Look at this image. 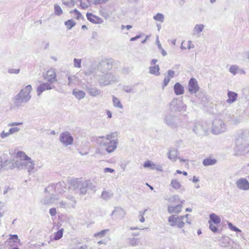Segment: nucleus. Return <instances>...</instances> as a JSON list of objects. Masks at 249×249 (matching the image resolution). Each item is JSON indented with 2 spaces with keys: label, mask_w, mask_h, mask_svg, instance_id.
<instances>
[{
  "label": "nucleus",
  "mask_w": 249,
  "mask_h": 249,
  "mask_svg": "<svg viewBox=\"0 0 249 249\" xmlns=\"http://www.w3.org/2000/svg\"><path fill=\"white\" fill-rule=\"evenodd\" d=\"M193 131L198 135H202L206 133L205 129L203 128L202 125L199 123H196L194 124L193 128Z\"/></svg>",
  "instance_id": "obj_19"
},
{
  "label": "nucleus",
  "mask_w": 249,
  "mask_h": 249,
  "mask_svg": "<svg viewBox=\"0 0 249 249\" xmlns=\"http://www.w3.org/2000/svg\"><path fill=\"white\" fill-rule=\"evenodd\" d=\"M156 42H157L158 47L159 49V50L161 49V48H162L161 45L160 43V41L158 39V36L157 37Z\"/></svg>",
  "instance_id": "obj_63"
},
{
  "label": "nucleus",
  "mask_w": 249,
  "mask_h": 249,
  "mask_svg": "<svg viewBox=\"0 0 249 249\" xmlns=\"http://www.w3.org/2000/svg\"><path fill=\"white\" fill-rule=\"evenodd\" d=\"M32 90V87L31 85H28L25 88L21 89L20 91L13 98L15 106L20 107L24 106L31 99V92Z\"/></svg>",
  "instance_id": "obj_2"
},
{
  "label": "nucleus",
  "mask_w": 249,
  "mask_h": 249,
  "mask_svg": "<svg viewBox=\"0 0 249 249\" xmlns=\"http://www.w3.org/2000/svg\"><path fill=\"white\" fill-rule=\"evenodd\" d=\"M59 140L65 146L71 145L73 143V137L69 132L65 131L60 134Z\"/></svg>",
  "instance_id": "obj_10"
},
{
  "label": "nucleus",
  "mask_w": 249,
  "mask_h": 249,
  "mask_svg": "<svg viewBox=\"0 0 249 249\" xmlns=\"http://www.w3.org/2000/svg\"><path fill=\"white\" fill-rule=\"evenodd\" d=\"M49 213L51 215L54 216L56 214V212L55 208H51L49 210Z\"/></svg>",
  "instance_id": "obj_60"
},
{
  "label": "nucleus",
  "mask_w": 249,
  "mask_h": 249,
  "mask_svg": "<svg viewBox=\"0 0 249 249\" xmlns=\"http://www.w3.org/2000/svg\"><path fill=\"white\" fill-rule=\"evenodd\" d=\"M235 184L239 189L245 191L249 190V182L246 178H240L236 181Z\"/></svg>",
  "instance_id": "obj_14"
},
{
  "label": "nucleus",
  "mask_w": 249,
  "mask_h": 249,
  "mask_svg": "<svg viewBox=\"0 0 249 249\" xmlns=\"http://www.w3.org/2000/svg\"><path fill=\"white\" fill-rule=\"evenodd\" d=\"M204 27V25L201 24L196 25L193 30L194 34H200L203 31Z\"/></svg>",
  "instance_id": "obj_33"
},
{
  "label": "nucleus",
  "mask_w": 249,
  "mask_h": 249,
  "mask_svg": "<svg viewBox=\"0 0 249 249\" xmlns=\"http://www.w3.org/2000/svg\"><path fill=\"white\" fill-rule=\"evenodd\" d=\"M87 17L88 19L94 24H101L103 22V19L91 13H87Z\"/></svg>",
  "instance_id": "obj_18"
},
{
  "label": "nucleus",
  "mask_w": 249,
  "mask_h": 249,
  "mask_svg": "<svg viewBox=\"0 0 249 249\" xmlns=\"http://www.w3.org/2000/svg\"><path fill=\"white\" fill-rule=\"evenodd\" d=\"M94 141L102 147H104L108 153L114 152L119 143L117 132H114L106 136H98L94 138Z\"/></svg>",
  "instance_id": "obj_1"
},
{
  "label": "nucleus",
  "mask_w": 249,
  "mask_h": 249,
  "mask_svg": "<svg viewBox=\"0 0 249 249\" xmlns=\"http://www.w3.org/2000/svg\"><path fill=\"white\" fill-rule=\"evenodd\" d=\"M67 198L71 201V202L69 203L71 204V206L72 208H74L76 204V201L75 200L74 196L69 195L67 196Z\"/></svg>",
  "instance_id": "obj_43"
},
{
  "label": "nucleus",
  "mask_w": 249,
  "mask_h": 249,
  "mask_svg": "<svg viewBox=\"0 0 249 249\" xmlns=\"http://www.w3.org/2000/svg\"><path fill=\"white\" fill-rule=\"evenodd\" d=\"M51 84L50 83H41L36 89L37 95L40 96L43 91L53 89L54 87H52Z\"/></svg>",
  "instance_id": "obj_16"
},
{
  "label": "nucleus",
  "mask_w": 249,
  "mask_h": 249,
  "mask_svg": "<svg viewBox=\"0 0 249 249\" xmlns=\"http://www.w3.org/2000/svg\"><path fill=\"white\" fill-rule=\"evenodd\" d=\"M44 79L50 83H53L57 81L56 77V73L53 69L47 71L44 75Z\"/></svg>",
  "instance_id": "obj_15"
},
{
  "label": "nucleus",
  "mask_w": 249,
  "mask_h": 249,
  "mask_svg": "<svg viewBox=\"0 0 249 249\" xmlns=\"http://www.w3.org/2000/svg\"><path fill=\"white\" fill-rule=\"evenodd\" d=\"M19 129L18 127H12L9 130V133H10V135L13 134L15 132H18Z\"/></svg>",
  "instance_id": "obj_54"
},
{
  "label": "nucleus",
  "mask_w": 249,
  "mask_h": 249,
  "mask_svg": "<svg viewBox=\"0 0 249 249\" xmlns=\"http://www.w3.org/2000/svg\"><path fill=\"white\" fill-rule=\"evenodd\" d=\"M199 86L196 80L194 78H191L188 83V89L190 93H196L199 90Z\"/></svg>",
  "instance_id": "obj_13"
},
{
  "label": "nucleus",
  "mask_w": 249,
  "mask_h": 249,
  "mask_svg": "<svg viewBox=\"0 0 249 249\" xmlns=\"http://www.w3.org/2000/svg\"><path fill=\"white\" fill-rule=\"evenodd\" d=\"M175 93L177 95H180L183 94L184 89L183 87L178 82L176 83L174 86Z\"/></svg>",
  "instance_id": "obj_23"
},
{
  "label": "nucleus",
  "mask_w": 249,
  "mask_h": 249,
  "mask_svg": "<svg viewBox=\"0 0 249 249\" xmlns=\"http://www.w3.org/2000/svg\"><path fill=\"white\" fill-rule=\"evenodd\" d=\"M72 94L78 100L83 99L86 95V93L84 91L76 89L73 90Z\"/></svg>",
  "instance_id": "obj_27"
},
{
  "label": "nucleus",
  "mask_w": 249,
  "mask_h": 249,
  "mask_svg": "<svg viewBox=\"0 0 249 249\" xmlns=\"http://www.w3.org/2000/svg\"><path fill=\"white\" fill-rule=\"evenodd\" d=\"M82 87L92 97L100 96L102 93V91L100 89L92 87L91 85L84 84L83 85Z\"/></svg>",
  "instance_id": "obj_11"
},
{
  "label": "nucleus",
  "mask_w": 249,
  "mask_h": 249,
  "mask_svg": "<svg viewBox=\"0 0 249 249\" xmlns=\"http://www.w3.org/2000/svg\"><path fill=\"white\" fill-rule=\"evenodd\" d=\"M209 228L210 230L213 232H216L218 231L217 228L213 225L211 221H209Z\"/></svg>",
  "instance_id": "obj_47"
},
{
  "label": "nucleus",
  "mask_w": 249,
  "mask_h": 249,
  "mask_svg": "<svg viewBox=\"0 0 249 249\" xmlns=\"http://www.w3.org/2000/svg\"><path fill=\"white\" fill-rule=\"evenodd\" d=\"M170 78L168 77H165L164 79V81H163V87H166L167 86V85L168 84L169 82H170Z\"/></svg>",
  "instance_id": "obj_58"
},
{
  "label": "nucleus",
  "mask_w": 249,
  "mask_h": 249,
  "mask_svg": "<svg viewBox=\"0 0 249 249\" xmlns=\"http://www.w3.org/2000/svg\"><path fill=\"white\" fill-rule=\"evenodd\" d=\"M113 194L110 192L103 191L101 196L105 200H108L112 197Z\"/></svg>",
  "instance_id": "obj_36"
},
{
  "label": "nucleus",
  "mask_w": 249,
  "mask_h": 249,
  "mask_svg": "<svg viewBox=\"0 0 249 249\" xmlns=\"http://www.w3.org/2000/svg\"><path fill=\"white\" fill-rule=\"evenodd\" d=\"M73 12H74L75 14V15L76 16V18L77 19L83 18V17L82 15V14L77 9H74L73 11Z\"/></svg>",
  "instance_id": "obj_52"
},
{
  "label": "nucleus",
  "mask_w": 249,
  "mask_h": 249,
  "mask_svg": "<svg viewBox=\"0 0 249 249\" xmlns=\"http://www.w3.org/2000/svg\"><path fill=\"white\" fill-rule=\"evenodd\" d=\"M62 3L63 4H64L66 6H68L70 7L74 6V5L75 4L74 2H72L71 0L70 1V0H63L62 1Z\"/></svg>",
  "instance_id": "obj_48"
},
{
  "label": "nucleus",
  "mask_w": 249,
  "mask_h": 249,
  "mask_svg": "<svg viewBox=\"0 0 249 249\" xmlns=\"http://www.w3.org/2000/svg\"><path fill=\"white\" fill-rule=\"evenodd\" d=\"M182 208L181 204L177 205L175 206H169L168 207V212L170 213H179L181 212Z\"/></svg>",
  "instance_id": "obj_24"
},
{
  "label": "nucleus",
  "mask_w": 249,
  "mask_h": 249,
  "mask_svg": "<svg viewBox=\"0 0 249 249\" xmlns=\"http://www.w3.org/2000/svg\"><path fill=\"white\" fill-rule=\"evenodd\" d=\"M60 208L67 209L72 208L71 206V204L70 203H67L64 201H60L58 204Z\"/></svg>",
  "instance_id": "obj_44"
},
{
  "label": "nucleus",
  "mask_w": 249,
  "mask_h": 249,
  "mask_svg": "<svg viewBox=\"0 0 249 249\" xmlns=\"http://www.w3.org/2000/svg\"><path fill=\"white\" fill-rule=\"evenodd\" d=\"M175 71L172 70H169L167 71V77L170 78V79L171 78H173L174 76Z\"/></svg>",
  "instance_id": "obj_56"
},
{
  "label": "nucleus",
  "mask_w": 249,
  "mask_h": 249,
  "mask_svg": "<svg viewBox=\"0 0 249 249\" xmlns=\"http://www.w3.org/2000/svg\"><path fill=\"white\" fill-rule=\"evenodd\" d=\"M43 203L45 204H47L53 202L52 198H45L43 201Z\"/></svg>",
  "instance_id": "obj_59"
},
{
  "label": "nucleus",
  "mask_w": 249,
  "mask_h": 249,
  "mask_svg": "<svg viewBox=\"0 0 249 249\" xmlns=\"http://www.w3.org/2000/svg\"><path fill=\"white\" fill-rule=\"evenodd\" d=\"M149 72L156 76H159L160 74V67L159 65H155L153 66H150L149 67Z\"/></svg>",
  "instance_id": "obj_28"
},
{
  "label": "nucleus",
  "mask_w": 249,
  "mask_h": 249,
  "mask_svg": "<svg viewBox=\"0 0 249 249\" xmlns=\"http://www.w3.org/2000/svg\"><path fill=\"white\" fill-rule=\"evenodd\" d=\"M153 19L162 23L164 21V16L162 13H158L153 17Z\"/></svg>",
  "instance_id": "obj_37"
},
{
  "label": "nucleus",
  "mask_w": 249,
  "mask_h": 249,
  "mask_svg": "<svg viewBox=\"0 0 249 249\" xmlns=\"http://www.w3.org/2000/svg\"><path fill=\"white\" fill-rule=\"evenodd\" d=\"M54 14L57 16H60L63 13V10L60 6L57 4H55L54 5Z\"/></svg>",
  "instance_id": "obj_38"
},
{
  "label": "nucleus",
  "mask_w": 249,
  "mask_h": 249,
  "mask_svg": "<svg viewBox=\"0 0 249 249\" xmlns=\"http://www.w3.org/2000/svg\"><path fill=\"white\" fill-rule=\"evenodd\" d=\"M17 158L20 159V161H23L25 160H30L28 157L25 152L22 151H18L17 153Z\"/></svg>",
  "instance_id": "obj_34"
},
{
  "label": "nucleus",
  "mask_w": 249,
  "mask_h": 249,
  "mask_svg": "<svg viewBox=\"0 0 249 249\" xmlns=\"http://www.w3.org/2000/svg\"><path fill=\"white\" fill-rule=\"evenodd\" d=\"M125 215V211L120 207L115 208L111 214V215L114 216L116 219H122Z\"/></svg>",
  "instance_id": "obj_17"
},
{
  "label": "nucleus",
  "mask_w": 249,
  "mask_h": 249,
  "mask_svg": "<svg viewBox=\"0 0 249 249\" xmlns=\"http://www.w3.org/2000/svg\"><path fill=\"white\" fill-rule=\"evenodd\" d=\"M75 79H76V77L74 75L69 76V77H68L69 82L68 83V86L71 85L72 84H73L74 83Z\"/></svg>",
  "instance_id": "obj_51"
},
{
  "label": "nucleus",
  "mask_w": 249,
  "mask_h": 249,
  "mask_svg": "<svg viewBox=\"0 0 249 249\" xmlns=\"http://www.w3.org/2000/svg\"><path fill=\"white\" fill-rule=\"evenodd\" d=\"M113 60L111 58L103 59L99 63L98 69L101 73L107 72L112 68Z\"/></svg>",
  "instance_id": "obj_8"
},
{
  "label": "nucleus",
  "mask_w": 249,
  "mask_h": 249,
  "mask_svg": "<svg viewBox=\"0 0 249 249\" xmlns=\"http://www.w3.org/2000/svg\"><path fill=\"white\" fill-rule=\"evenodd\" d=\"M19 71H20V69H9L8 70V72L9 73H15V74H18L19 72Z\"/></svg>",
  "instance_id": "obj_55"
},
{
  "label": "nucleus",
  "mask_w": 249,
  "mask_h": 249,
  "mask_svg": "<svg viewBox=\"0 0 249 249\" xmlns=\"http://www.w3.org/2000/svg\"><path fill=\"white\" fill-rule=\"evenodd\" d=\"M249 130H244L238 135L236 141L235 150L239 154H245L249 152Z\"/></svg>",
  "instance_id": "obj_3"
},
{
  "label": "nucleus",
  "mask_w": 249,
  "mask_h": 249,
  "mask_svg": "<svg viewBox=\"0 0 249 249\" xmlns=\"http://www.w3.org/2000/svg\"><path fill=\"white\" fill-rule=\"evenodd\" d=\"M146 211V210H145L142 213V212H140V213H141V215H142V217L140 219V221L142 223H143L145 221V219L143 217V215L145 213V212Z\"/></svg>",
  "instance_id": "obj_62"
},
{
  "label": "nucleus",
  "mask_w": 249,
  "mask_h": 249,
  "mask_svg": "<svg viewBox=\"0 0 249 249\" xmlns=\"http://www.w3.org/2000/svg\"><path fill=\"white\" fill-rule=\"evenodd\" d=\"M93 3L95 5L103 4L107 3L109 0H93Z\"/></svg>",
  "instance_id": "obj_50"
},
{
  "label": "nucleus",
  "mask_w": 249,
  "mask_h": 249,
  "mask_svg": "<svg viewBox=\"0 0 249 249\" xmlns=\"http://www.w3.org/2000/svg\"><path fill=\"white\" fill-rule=\"evenodd\" d=\"M226 130V126L223 121L220 119H215L213 122L212 132L214 134L223 133Z\"/></svg>",
  "instance_id": "obj_7"
},
{
  "label": "nucleus",
  "mask_w": 249,
  "mask_h": 249,
  "mask_svg": "<svg viewBox=\"0 0 249 249\" xmlns=\"http://www.w3.org/2000/svg\"><path fill=\"white\" fill-rule=\"evenodd\" d=\"M65 24L68 29L70 30L75 26V23L72 19H69L65 22Z\"/></svg>",
  "instance_id": "obj_40"
},
{
  "label": "nucleus",
  "mask_w": 249,
  "mask_h": 249,
  "mask_svg": "<svg viewBox=\"0 0 249 249\" xmlns=\"http://www.w3.org/2000/svg\"><path fill=\"white\" fill-rule=\"evenodd\" d=\"M74 66L76 68H80L81 67V59L74 58L73 60Z\"/></svg>",
  "instance_id": "obj_46"
},
{
  "label": "nucleus",
  "mask_w": 249,
  "mask_h": 249,
  "mask_svg": "<svg viewBox=\"0 0 249 249\" xmlns=\"http://www.w3.org/2000/svg\"><path fill=\"white\" fill-rule=\"evenodd\" d=\"M228 225L229 229L232 231H234L236 232H241V231L240 229H239L235 226H233L232 225V224L231 222H228Z\"/></svg>",
  "instance_id": "obj_45"
},
{
  "label": "nucleus",
  "mask_w": 249,
  "mask_h": 249,
  "mask_svg": "<svg viewBox=\"0 0 249 249\" xmlns=\"http://www.w3.org/2000/svg\"><path fill=\"white\" fill-rule=\"evenodd\" d=\"M216 160L214 159L207 158L203 161V164L204 166H210L215 164L216 163Z\"/></svg>",
  "instance_id": "obj_32"
},
{
  "label": "nucleus",
  "mask_w": 249,
  "mask_h": 249,
  "mask_svg": "<svg viewBox=\"0 0 249 249\" xmlns=\"http://www.w3.org/2000/svg\"><path fill=\"white\" fill-rule=\"evenodd\" d=\"M30 160H25L23 161H18V165L20 167H24L27 170L29 174H31L34 169L35 162L31 158Z\"/></svg>",
  "instance_id": "obj_12"
},
{
  "label": "nucleus",
  "mask_w": 249,
  "mask_h": 249,
  "mask_svg": "<svg viewBox=\"0 0 249 249\" xmlns=\"http://www.w3.org/2000/svg\"><path fill=\"white\" fill-rule=\"evenodd\" d=\"M188 46L187 47V48L189 50L191 48H193L194 47V45L192 44L191 41H188Z\"/></svg>",
  "instance_id": "obj_64"
},
{
  "label": "nucleus",
  "mask_w": 249,
  "mask_h": 249,
  "mask_svg": "<svg viewBox=\"0 0 249 249\" xmlns=\"http://www.w3.org/2000/svg\"><path fill=\"white\" fill-rule=\"evenodd\" d=\"M63 230L62 229L54 233L53 239L55 240L60 239L63 236Z\"/></svg>",
  "instance_id": "obj_41"
},
{
  "label": "nucleus",
  "mask_w": 249,
  "mask_h": 249,
  "mask_svg": "<svg viewBox=\"0 0 249 249\" xmlns=\"http://www.w3.org/2000/svg\"><path fill=\"white\" fill-rule=\"evenodd\" d=\"M183 217L172 215L168 217V221L171 227H177L178 228H182L185 225V222L182 220Z\"/></svg>",
  "instance_id": "obj_9"
},
{
  "label": "nucleus",
  "mask_w": 249,
  "mask_h": 249,
  "mask_svg": "<svg viewBox=\"0 0 249 249\" xmlns=\"http://www.w3.org/2000/svg\"><path fill=\"white\" fill-rule=\"evenodd\" d=\"M123 90L127 93H134L133 89L128 86H124L123 88Z\"/></svg>",
  "instance_id": "obj_49"
},
{
  "label": "nucleus",
  "mask_w": 249,
  "mask_h": 249,
  "mask_svg": "<svg viewBox=\"0 0 249 249\" xmlns=\"http://www.w3.org/2000/svg\"><path fill=\"white\" fill-rule=\"evenodd\" d=\"M170 185L176 190H178L182 187L180 182L177 179H172L171 181Z\"/></svg>",
  "instance_id": "obj_30"
},
{
  "label": "nucleus",
  "mask_w": 249,
  "mask_h": 249,
  "mask_svg": "<svg viewBox=\"0 0 249 249\" xmlns=\"http://www.w3.org/2000/svg\"><path fill=\"white\" fill-rule=\"evenodd\" d=\"M164 122L172 129H177L178 127V116L177 112L172 110L167 112L164 118Z\"/></svg>",
  "instance_id": "obj_6"
},
{
  "label": "nucleus",
  "mask_w": 249,
  "mask_h": 249,
  "mask_svg": "<svg viewBox=\"0 0 249 249\" xmlns=\"http://www.w3.org/2000/svg\"><path fill=\"white\" fill-rule=\"evenodd\" d=\"M112 97L114 107L122 109L123 108V106L122 105L120 100L114 95H112Z\"/></svg>",
  "instance_id": "obj_31"
},
{
  "label": "nucleus",
  "mask_w": 249,
  "mask_h": 249,
  "mask_svg": "<svg viewBox=\"0 0 249 249\" xmlns=\"http://www.w3.org/2000/svg\"><path fill=\"white\" fill-rule=\"evenodd\" d=\"M114 172V170L113 169L107 167L104 169L105 173H107V172L113 173Z\"/></svg>",
  "instance_id": "obj_61"
},
{
  "label": "nucleus",
  "mask_w": 249,
  "mask_h": 249,
  "mask_svg": "<svg viewBox=\"0 0 249 249\" xmlns=\"http://www.w3.org/2000/svg\"><path fill=\"white\" fill-rule=\"evenodd\" d=\"M10 135V133H9V131L5 132L4 131H2L0 134V137L1 139H4L8 137Z\"/></svg>",
  "instance_id": "obj_53"
},
{
  "label": "nucleus",
  "mask_w": 249,
  "mask_h": 249,
  "mask_svg": "<svg viewBox=\"0 0 249 249\" xmlns=\"http://www.w3.org/2000/svg\"><path fill=\"white\" fill-rule=\"evenodd\" d=\"M189 216V214H186V215H184V216H180V217H183L182 218V220L184 221L185 220V219H186L185 220V222L189 224V225H190L191 224V221H189L188 219V216Z\"/></svg>",
  "instance_id": "obj_57"
},
{
  "label": "nucleus",
  "mask_w": 249,
  "mask_h": 249,
  "mask_svg": "<svg viewBox=\"0 0 249 249\" xmlns=\"http://www.w3.org/2000/svg\"><path fill=\"white\" fill-rule=\"evenodd\" d=\"M95 77L97 79L101 87H105L117 81V78L111 73L104 72L96 74Z\"/></svg>",
  "instance_id": "obj_5"
},
{
  "label": "nucleus",
  "mask_w": 249,
  "mask_h": 249,
  "mask_svg": "<svg viewBox=\"0 0 249 249\" xmlns=\"http://www.w3.org/2000/svg\"><path fill=\"white\" fill-rule=\"evenodd\" d=\"M109 231V229H105L100 232H97L94 234V236L95 237L102 238L104 237L107 233Z\"/></svg>",
  "instance_id": "obj_39"
},
{
  "label": "nucleus",
  "mask_w": 249,
  "mask_h": 249,
  "mask_svg": "<svg viewBox=\"0 0 249 249\" xmlns=\"http://www.w3.org/2000/svg\"><path fill=\"white\" fill-rule=\"evenodd\" d=\"M54 190L56 192L62 194L66 191L67 188L63 181H60L56 183L54 186Z\"/></svg>",
  "instance_id": "obj_22"
},
{
  "label": "nucleus",
  "mask_w": 249,
  "mask_h": 249,
  "mask_svg": "<svg viewBox=\"0 0 249 249\" xmlns=\"http://www.w3.org/2000/svg\"><path fill=\"white\" fill-rule=\"evenodd\" d=\"M91 0H80V7L83 9L88 8L90 5Z\"/></svg>",
  "instance_id": "obj_35"
},
{
  "label": "nucleus",
  "mask_w": 249,
  "mask_h": 249,
  "mask_svg": "<svg viewBox=\"0 0 249 249\" xmlns=\"http://www.w3.org/2000/svg\"><path fill=\"white\" fill-rule=\"evenodd\" d=\"M89 186V182L88 180H83L81 178H74L71 180V188L75 194L85 195Z\"/></svg>",
  "instance_id": "obj_4"
},
{
  "label": "nucleus",
  "mask_w": 249,
  "mask_h": 249,
  "mask_svg": "<svg viewBox=\"0 0 249 249\" xmlns=\"http://www.w3.org/2000/svg\"><path fill=\"white\" fill-rule=\"evenodd\" d=\"M143 167L144 168H150L152 170H156L158 171H161L162 167L160 165H156L152 163L150 160L146 161L143 164Z\"/></svg>",
  "instance_id": "obj_20"
},
{
  "label": "nucleus",
  "mask_w": 249,
  "mask_h": 249,
  "mask_svg": "<svg viewBox=\"0 0 249 249\" xmlns=\"http://www.w3.org/2000/svg\"><path fill=\"white\" fill-rule=\"evenodd\" d=\"M18 160H3V165L4 167H6L9 164H11V165L9 166L10 169H13L15 167L19 168V166L18 165Z\"/></svg>",
  "instance_id": "obj_21"
},
{
  "label": "nucleus",
  "mask_w": 249,
  "mask_h": 249,
  "mask_svg": "<svg viewBox=\"0 0 249 249\" xmlns=\"http://www.w3.org/2000/svg\"><path fill=\"white\" fill-rule=\"evenodd\" d=\"M239 70V67L237 65H235L231 66L229 69V71L233 75H235L238 72Z\"/></svg>",
  "instance_id": "obj_42"
},
{
  "label": "nucleus",
  "mask_w": 249,
  "mask_h": 249,
  "mask_svg": "<svg viewBox=\"0 0 249 249\" xmlns=\"http://www.w3.org/2000/svg\"><path fill=\"white\" fill-rule=\"evenodd\" d=\"M227 94L229 98L227 100V102L229 104H232L234 102L238 96L237 93L231 91H228Z\"/></svg>",
  "instance_id": "obj_25"
},
{
  "label": "nucleus",
  "mask_w": 249,
  "mask_h": 249,
  "mask_svg": "<svg viewBox=\"0 0 249 249\" xmlns=\"http://www.w3.org/2000/svg\"><path fill=\"white\" fill-rule=\"evenodd\" d=\"M168 158L173 161H175L178 159V151L175 149H171L168 154Z\"/></svg>",
  "instance_id": "obj_26"
},
{
  "label": "nucleus",
  "mask_w": 249,
  "mask_h": 249,
  "mask_svg": "<svg viewBox=\"0 0 249 249\" xmlns=\"http://www.w3.org/2000/svg\"><path fill=\"white\" fill-rule=\"evenodd\" d=\"M210 219L211 222H213L214 224H217L220 223V218L216 214L212 213L209 215Z\"/></svg>",
  "instance_id": "obj_29"
}]
</instances>
